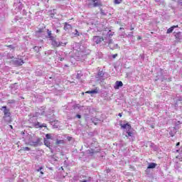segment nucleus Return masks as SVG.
Masks as SVG:
<instances>
[{
  "mask_svg": "<svg viewBox=\"0 0 182 182\" xmlns=\"http://www.w3.org/2000/svg\"><path fill=\"white\" fill-rule=\"evenodd\" d=\"M50 18H54L55 15H56V10L53 9L49 11Z\"/></svg>",
  "mask_w": 182,
  "mask_h": 182,
  "instance_id": "41",
  "label": "nucleus"
},
{
  "mask_svg": "<svg viewBox=\"0 0 182 182\" xmlns=\"http://www.w3.org/2000/svg\"><path fill=\"white\" fill-rule=\"evenodd\" d=\"M122 2H123V0H114L115 5H119V4H122Z\"/></svg>",
  "mask_w": 182,
  "mask_h": 182,
  "instance_id": "44",
  "label": "nucleus"
},
{
  "mask_svg": "<svg viewBox=\"0 0 182 182\" xmlns=\"http://www.w3.org/2000/svg\"><path fill=\"white\" fill-rule=\"evenodd\" d=\"M3 119L6 123H12V117L11 115H4Z\"/></svg>",
  "mask_w": 182,
  "mask_h": 182,
  "instance_id": "20",
  "label": "nucleus"
},
{
  "mask_svg": "<svg viewBox=\"0 0 182 182\" xmlns=\"http://www.w3.org/2000/svg\"><path fill=\"white\" fill-rule=\"evenodd\" d=\"M44 144L45 146H46V147H48L50 150H52V146L50 145V142L49 141V140L44 139Z\"/></svg>",
  "mask_w": 182,
  "mask_h": 182,
  "instance_id": "30",
  "label": "nucleus"
},
{
  "mask_svg": "<svg viewBox=\"0 0 182 182\" xmlns=\"http://www.w3.org/2000/svg\"><path fill=\"white\" fill-rule=\"evenodd\" d=\"M102 39L104 41V45H108L109 43H113V36H114V31H112L110 28L105 27L102 31Z\"/></svg>",
  "mask_w": 182,
  "mask_h": 182,
  "instance_id": "1",
  "label": "nucleus"
},
{
  "mask_svg": "<svg viewBox=\"0 0 182 182\" xmlns=\"http://www.w3.org/2000/svg\"><path fill=\"white\" fill-rule=\"evenodd\" d=\"M64 141L63 140H56L55 144H63Z\"/></svg>",
  "mask_w": 182,
  "mask_h": 182,
  "instance_id": "48",
  "label": "nucleus"
},
{
  "mask_svg": "<svg viewBox=\"0 0 182 182\" xmlns=\"http://www.w3.org/2000/svg\"><path fill=\"white\" fill-rule=\"evenodd\" d=\"M178 4L180 5V6H182V0H178Z\"/></svg>",
  "mask_w": 182,
  "mask_h": 182,
  "instance_id": "58",
  "label": "nucleus"
},
{
  "mask_svg": "<svg viewBox=\"0 0 182 182\" xmlns=\"http://www.w3.org/2000/svg\"><path fill=\"white\" fill-rule=\"evenodd\" d=\"M145 173L146 176H151V173H150V168L147 167L146 170L145 171Z\"/></svg>",
  "mask_w": 182,
  "mask_h": 182,
  "instance_id": "47",
  "label": "nucleus"
},
{
  "mask_svg": "<svg viewBox=\"0 0 182 182\" xmlns=\"http://www.w3.org/2000/svg\"><path fill=\"white\" fill-rule=\"evenodd\" d=\"M0 110L3 111L4 116H11V109L8 108L6 105H4L0 108Z\"/></svg>",
  "mask_w": 182,
  "mask_h": 182,
  "instance_id": "14",
  "label": "nucleus"
},
{
  "mask_svg": "<svg viewBox=\"0 0 182 182\" xmlns=\"http://www.w3.org/2000/svg\"><path fill=\"white\" fill-rule=\"evenodd\" d=\"M80 39H81V41H80L81 43H85V42H86V38L85 37H83V38H82Z\"/></svg>",
  "mask_w": 182,
  "mask_h": 182,
  "instance_id": "52",
  "label": "nucleus"
},
{
  "mask_svg": "<svg viewBox=\"0 0 182 182\" xmlns=\"http://www.w3.org/2000/svg\"><path fill=\"white\" fill-rule=\"evenodd\" d=\"M72 28V25L68 23H65L64 25V29L65 31H70V28Z\"/></svg>",
  "mask_w": 182,
  "mask_h": 182,
  "instance_id": "38",
  "label": "nucleus"
},
{
  "mask_svg": "<svg viewBox=\"0 0 182 182\" xmlns=\"http://www.w3.org/2000/svg\"><path fill=\"white\" fill-rule=\"evenodd\" d=\"M8 103H9V105H14V104L15 103V100H9L8 101Z\"/></svg>",
  "mask_w": 182,
  "mask_h": 182,
  "instance_id": "49",
  "label": "nucleus"
},
{
  "mask_svg": "<svg viewBox=\"0 0 182 182\" xmlns=\"http://www.w3.org/2000/svg\"><path fill=\"white\" fill-rule=\"evenodd\" d=\"M7 48H9V49H11V50H15V48H16V45L15 44L9 45L7 46Z\"/></svg>",
  "mask_w": 182,
  "mask_h": 182,
  "instance_id": "42",
  "label": "nucleus"
},
{
  "mask_svg": "<svg viewBox=\"0 0 182 182\" xmlns=\"http://www.w3.org/2000/svg\"><path fill=\"white\" fill-rule=\"evenodd\" d=\"M125 136L127 137V139H129V137H132L133 138V129L132 128V129H128L127 130V134L125 135Z\"/></svg>",
  "mask_w": 182,
  "mask_h": 182,
  "instance_id": "27",
  "label": "nucleus"
},
{
  "mask_svg": "<svg viewBox=\"0 0 182 182\" xmlns=\"http://www.w3.org/2000/svg\"><path fill=\"white\" fill-rule=\"evenodd\" d=\"M11 63L12 65L16 67L22 66V65L25 63V61L23 60V56L21 55H17V58L11 60Z\"/></svg>",
  "mask_w": 182,
  "mask_h": 182,
  "instance_id": "5",
  "label": "nucleus"
},
{
  "mask_svg": "<svg viewBox=\"0 0 182 182\" xmlns=\"http://www.w3.org/2000/svg\"><path fill=\"white\" fill-rule=\"evenodd\" d=\"M41 140V138L37 137L36 136L28 135L26 144L33 146V147H39V146H42Z\"/></svg>",
  "mask_w": 182,
  "mask_h": 182,
  "instance_id": "2",
  "label": "nucleus"
},
{
  "mask_svg": "<svg viewBox=\"0 0 182 182\" xmlns=\"http://www.w3.org/2000/svg\"><path fill=\"white\" fill-rule=\"evenodd\" d=\"M45 109H46V107H41L40 108H39V110H41V114H43L44 113H45Z\"/></svg>",
  "mask_w": 182,
  "mask_h": 182,
  "instance_id": "43",
  "label": "nucleus"
},
{
  "mask_svg": "<svg viewBox=\"0 0 182 182\" xmlns=\"http://www.w3.org/2000/svg\"><path fill=\"white\" fill-rule=\"evenodd\" d=\"M178 26L176 25V26H172L171 28H169L167 31H166V33H171L174 29H176V28H178Z\"/></svg>",
  "mask_w": 182,
  "mask_h": 182,
  "instance_id": "35",
  "label": "nucleus"
},
{
  "mask_svg": "<svg viewBox=\"0 0 182 182\" xmlns=\"http://www.w3.org/2000/svg\"><path fill=\"white\" fill-rule=\"evenodd\" d=\"M53 53H55V51L53 50H48L47 51H45L44 55H43V58H44V60H46V62H49V60H50V59H52V58H53Z\"/></svg>",
  "mask_w": 182,
  "mask_h": 182,
  "instance_id": "6",
  "label": "nucleus"
},
{
  "mask_svg": "<svg viewBox=\"0 0 182 182\" xmlns=\"http://www.w3.org/2000/svg\"><path fill=\"white\" fill-rule=\"evenodd\" d=\"M59 60H60V62H63V60H65V58H59Z\"/></svg>",
  "mask_w": 182,
  "mask_h": 182,
  "instance_id": "59",
  "label": "nucleus"
},
{
  "mask_svg": "<svg viewBox=\"0 0 182 182\" xmlns=\"http://www.w3.org/2000/svg\"><path fill=\"white\" fill-rule=\"evenodd\" d=\"M46 31L44 28H39L36 31V36H37V38H43V39H46Z\"/></svg>",
  "mask_w": 182,
  "mask_h": 182,
  "instance_id": "9",
  "label": "nucleus"
},
{
  "mask_svg": "<svg viewBox=\"0 0 182 182\" xmlns=\"http://www.w3.org/2000/svg\"><path fill=\"white\" fill-rule=\"evenodd\" d=\"M140 58L142 60H144V54H140Z\"/></svg>",
  "mask_w": 182,
  "mask_h": 182,
  "instance_id": "56",
  "label": "nucleus"
},
{
  "mask_svg": "<svg viewBox=\"0 0 182 182\" xmlns=\"http://www.w3.org/2000/svg\"><path fill=\"white\" fill-rule=\"evenodd\" d=\"M87 8H102L103 3L102 0H88L87 3Z\"/></svg>",
  "mask_w": 182,
  "mask_h": 182,
  "instance_id": "4",
  "label": "nucleus"
},
{
  "mask_svg": "<svg viewBox=\"0 0 182 182\" xmlns=\"http://www.w3.org/2000/svg\"><path fill=\"white\" fill-rule=\"evenodd\" d=\"M67 140H68V141H72V140H73V137H72V136H68V137H67Z\"/></svg>",
  "mask_w": 182,
  "mask_h": 182,
  "instance_id": "55",
  "label": "nucleus"
},
{
  "mask_svg": "<svg viewBox=\"0 0 182 182\" xmlns=\"http://www.w3.org/2000/svg\"><path fill=\"white\" fill-rule=\"evenodd\" d=\"M75 35L76 36H78V39L82 38H84V35H82V33L78 32V31H77V29H75Z\"/></svg>",
  "mask_w": 182,
  "mask_h": 182,
  "instance_id": "37",
  "label": "nucleus"
},
{
  "mask_svg": "<svg viewBox=\"0 0 182 182\" xmlns=\"http://www.w3.org/2000/svg\"><path fill=\"white\" fill-rule=\"evenodd\" d=\"M140 39H141V36H139L138 38H137V40L140 41Z\"/></svg>",
  "mask_w": 182,
  "mask_h": 182,
  "instance_id": "63",
  "label": "nucleus"
},
{
  "mask_svg": "<svg viewBox=\"0 0 182 182\" xmlns=\"http://www.w3.org/2000/svg\"><path fill=\"white\" fill-rule=\"evenodd\" d=\"M82 76H83V73H82V71L80 70L77 71L76 79L79 80L81 79Z\"/></svg>",
  "mask_w": 182,
  "mask_h": 182,
  "instance_id": "36",
  "label": "nucleus"
},
{
  "mask_svg": "<svg viewBox=\"0 0 182 182\" xmlns=\"http://www.w3.org/2000/svg\"><path fill=\"white\" fill-rule=\"evenodd\" d=\"M46 39H49L50 41H53L55 38H56L53 34L52 33V31L47 29L46 30Z\"/></svg>",
  "mask_w": 182,
  "mask_h": 182,
  "instance_id": "15",
  "label": "nucleus"
},
{
  "mask_svg": "<svg viewBox=\"0 0 182 182\" xmlns=\"http://www.w3.org/2000/svg\"><path fill=\"white\" fill-rule=\"evenodd\" d=\"M117 56H119V54L116 53V54H113L111 55V58L112 59H116V58H117Z\"/></svg>",
  "mask_w": 182,
  "mask_h": 182,
  "instance_id": "50",
  "label": "nucleus"
},
{
  "mask_svg": "<svg viewBox=\"0 0 182 182\" xmlns=\"http://www.w3.org/2000/svg\"><path fill=\"white\" fill-rule=\"evenodd\" d=\"M46 117H47V120L48 122H52V120L55 119V114H48L46 115Z\"/></svg>",
  "mask_w": 182,
  "mask_h": 182,
  "instance_id": "32",
  "label": "nucleus"
},
{
  "mask_svg": "<svg viewBox=\"0 0 182 182\" xmlns=\"http://www.w3.org/2000/svg\"><path fill=\"white\" fill-rule=\"evenodd\" d=\"M90 150L87 151L88 154H90V156L94 155L96 153H99L100 151V148H99V143L96 141H93L91 142L90 145Z\"/></svg>",
  "mask_w": 182,
  "mask_h": 182,
  "instance_id": "3",
  "label": "nucleus"
},
{
  "mask_svg": "<svg viewBox=\"0 0 182 182\" xmlns=\"http://www.w3.org/2000/svg\"><path fill=\"white\" fill-rule=\"evenodd\" d=\"M156 167H157V164L154 162H151L148 164L147 168H149L150 170L153 168H156Z\"/></svg>",
  "mask_w": 182,
  "mask_h": 182,
  "instance_id": "29",
  "label": "nucleus"
},
{
  "mask_svg": "<svg viewBox=\"0 0 182 182\" xmlns=\"http://www.w3.org/2000/svg\"><path fill=\"white\" fill-rule=\"evenodd\" d=\"M149 147H151V149H152V150H154V151H157V150H159V146H157L153 142H151Z\"/></svg>",
  "mask_w": 182,
  "mask_h": 182,
  "instance_id": "31",
  "label": "nucleus"
},
{
  "mask_svg": "<svg viewBox=\"0 0 182 182\" xmlns=\"http://www.w3.org/2000/svg\"><path fill=\"white\" fill-rule=\"evenodd\" d=\"M86 93H88L89 95H96V94L99 93V88L96 87L94 90L87 91Z\"/></svg>",
  "mask_w": 182,
  "mask_h": 182,
  "instance_id": "28",
  "label": "nucleus"
},
{
  "mask_svg": "<svg viewBox=\"0 0 182 182\" xmlns=\"http://www.w3.org/2000/svg\"><path fill=\"white\" fill-rule=\"evenodd\" d=\"M46 139H47V140L52 139V135L50 134H46Z\"/></svg>",
  "mask_w": 182,
  "mask_h": 182,
  "instance_id": "46",
  "label": "nucleus"
},
{
  "mask_svg": "<svg viewBox=\"0 0 182 182\" xmlns=\"http://www.w3.org/2000/svg\"><path fill=\"white\" fill-rule=\"evenodd\" d=\"M119 126L123 130H132V124H130L127 121H124L123 124L120 123Z\"/></svg>",
  "mask_w": 182,
  "mask_h": 182,
  "instance_id": "11",
  "label": "nucleus"
},
{
  "mask_svg": "<svg viewBox=\"0 0 182 182\" xmlns=\"http://www.w3.org/2000/svg\"><path fill=\"white\" fill-rule=\"evenodd\" d=\"M91 121H92V123H94V124H95V125L99 124V123H100V119H99V118H97V117H92V118H91Z\"/></svg>",
  "mask_w": 182,
  "mask_h": 182,
  "instance_id": "33",
  "label": "nucleus"
},
{
  "mask_svg": "<svg viewBox=\"0 0 182 182\" xmlns=\"http://www.w3.org/2000/svg\"><path fill=\"white\" fill-rule=\"evenodd\" d=\"M34 127H36V129H43V127H48V126L46 125V124L43 123H41V122H36L34 124Z\"/></svg>",
  "mask_w": 182,
  "mask_h": 182,
  "instance_id": "19",
  "label": "nucleus"
},
{
  "mask_svg": "<svg viewBox=\"0 0 182 182\" xmlns=\"http://www.w3.org/2000/svg\"><path fill=\"white\" fill-rule=\"evenodd\" d=\"M9 87L11 89V95H16V93H18V90L19 89L18 83L15 82L11 84Z\"/></svg>",
  "mask_w": 182,
  "mask_h": 182,
  "instance_id": "10",
  "label": "nucleus"
},
{
  "mask_svg": "<svg viewBox=\"0 0 182 182\" xmlns=\"http://www.w3.org/2000/svg\"><path fill=\"white\" fill-rule=\"evenodd\" d=\"M33 49L35 50V52H36L37 53H39V52H41V50H42V46H34L33 48Z\"/></svg>",
  "mask_w": 182,
  "mask_h": 182,
  "instance_id": "39",
  "label": "nucleus"
},
{
  "mask_svg": "<svg viewBox=\"0 0 182 182\" xmlns=\"http://www.w3.org/2000/svg\"><path fill=\"white\" fill-rule=\"evenodd\" d=\"M108 47L109 48V49H111L112 50H114V49H119L120 48V47H119V44H114L113 43H109L108 44Z\"/></svg>",
  "mask_w": 182,
  "mask_h": 182,
  "instance_id": "24",
  "label": "nucleus"
},
{
  "mask_svg": "<svg viewBox=\"0 0 182 182\" xmlns=\"http://www.w3.org/2000/svg\"><path fill=\"white\" fill-rule=\"evenodd\" d=\"M180 124H182V121L181 120H177V119H175L174 121V126L173 127L175 129H178V130H180Z\"/></svg>",
  "mask_w": 182,
  "mask_h": 182,
  "instance_id": "25",
  "label": "nucleus"
},
{
  "mask_svg": "<svg viewBox=\"0 0 182 182\" xmlns=\"http://www.w3.org/2000/svg\"><path fill=\"white\" fill-rule=\"evenodd\" d=\"M177 100H178V102H181L182 101V97H178L177 99Z\"/></svg>",
  "mask_w": 182,
  "mask_h": 182,
  "instance_id": "60",
  "label": "nucleus"
},
{
  "mask_svg": "<svg viewBox=\"0 0 182 182\" xmlns=\"http://www.w3.org/2000/svg\"><path fill=\"white\" fill-rule=\"evenodd\" d=\"M80 109V105L79 104H76L75 105H74V109Z\"/></svg>",
  "mask_w": 182,
  "mask_h": 182,
  "instance_id": "53",
  "label": "nucleus"
},
{
  "mask_svg": "<svg viewBox=\"0 0 182 182\" xmlns=\"http://www.w3.org/2000/svg\"><path fill=\"white\" fill-rule=\"evenodd\" d=\"M21 14H22L23 16H25L26 19H31V14H29V13H27L26 10L23 9L21 11Z\"/></svg>",
  "mask_w": 182,
  "mask_h": 182,
  "instance_id": "26",
  "label": "nucleus"
},
{
  "mask_svg": "<svg viewBox=\"0 0 182 182\" xmlns=\"http://www.w3.org/2000/svg\"><path fill=\"white\" fill-rule=\"evenodd\" d=\"M99 9H100V15H102V16H107V11L102 9V7L100 8Z\"/></svg>",
  "mask_w": 182,
  "mask_h": 182,
  "instance_id": "34",
  "label": "nucleus"
},
{
  "mask_svg": "<svg viewBox=\"0 0 182 182\" xmlns=\"http://www.w3.org/2000/svg\"><path fill=\"white\" fill-rule=\"evenodd\" d=\"M92 42L95 43V45H100L102 42H104L103 37L101 36H95L92 38Z\"/></svg>",
  "mask_w": 182,
  "mask_h": 182,
  "instance_id": "12",
  "label": "nucleus"
},
{
  "mask_svg": "<svg viewBox=\"0 0 182 182\" xmlns=\"http://www.w3.org/2000/svg\"><path fill=\"white\" fill-rule=\"evenodd\" d=\"M75 117H77V119H82V115H80V114H77Z\"/></svg>",
  "mask_w": 182,
  "mask_h": 182,
  "instance_id": "57",
  "label": "nucleus"
},
{
  "mask_svg": "<svg viewBox=\"0 0 182 182\" xmlns=\"http://www.w3.org/2000/svg\"><path fill=\"white\" fill-rule=\"evenodd\" d=\"M14 7L16 8V9H18V11H22V8H23V5L22 4V2L19 1H16L14 4Z\"/></svg>",
  "mask_w": 182,
  "mask_h": 182,
  "instance_id": "17",
  "label": "nucleus"
},
{
  "mask_svg": "<svg viewBox=\"0 0 182 182\" xmlns=\"http://www.w3.org/2000/svg\"><path fill=\"white\" fill-rule=\"evenodd\" d=\"M91 50L90 49H88L87 48H81V51L80 53V54H83V55H90Z\"/></svg>",
  "mask_w": 182,
  "mask_h": 182,
  "instance_id": "22",
  "label": "nucleus"
},
{
  "mask_svg": "<svg viewBox=\"0 0 182 182\" xmlns=\"http://www.w3.org/2000/svg\"><path fill=\"white\" fill-rule=\"evenodd\" d=\"M169 130V135L171 137H174L177 133V132H178V128H174L173 127H170L168 129Z\"/></svg>",
  "mask_w": 182,
  "mask_h": 182,
  "instance_id": "16",
  "label": "nucleus"
},
{
  "mask_svg": "<svg viewBox=\"0 0 182 182\" xmlns=\"http://www.w3.org/2000/svg\"><path fill=\"white\" fill-rule=\"evenodd\" d=\"M42 170H43V166H40L39 168L36 169V171L40 172L42 171Z\"/></svg>",
  "mask_w": 182,
  "mask_h": 182,
  "instance_id": "51",
  "label": "nucleus"
},
{
  "mask_svg": "<svg viewBox=\"0 0 182 182\" xmlns=\"http://www.w3.org/2000/svg\"><path fill=\"white\" fill-rule=\"evenodd\" d=\"M22 150L23 151H31V148L28 147V146H25L22 148Z\"/></svg>",
  "mask_w": 182,
  "mask_h": 182,
  "instance_id": "45",
  "label": "nucleus"
},
{
  "mask_svg": "<svg viewBox=\"0 0 182 182\" xmlns=\"http://www.w3.org/2000/svg\"><path fill=\"white\" fill-rule=\"evenodd\" d=\"M51 45L53 48H60V46H66L68 45V42L63 43L62 41H56V38L51 40Z\"/></svg>",
  "mask_w": 182,
  "mask_h": 182,
  "instance_id": "7",
  "label": "nucleus"
},
{
  "mask_svg": "<svg viewBox=\"0 0 182 182\" xmlns=\"http://www.w3.org/2000/svg\"><path fill=\"white\" fill-rule=\"evenodd\" d=\"M155 2H156L157 4H160L161 0H155Z\"/></svg>",
  "mask_w": 182,
  "mask_h": 182,
  "instance_id": "61",
  "label": "nucleus"
},
{
  "mask_svg": "<svg viewBox=\"0 0 182 182\" xmlns=\"http://www.w3.org/2000/svg\"><path fill=\"white\" fill-rule=\"evenodd\" d=\"M132 36H133V32H130V33L127 36V38H132Z\"/></svg>",
  "mask_w": 182,
  "mask_h": 182,
  "instance_id": "54",
  "label": "nucleus"
},
{
  "mask_svg": "<svg viewBox=\"0 0 182 182\" xmlns=\"http://www.w3.org/2000/svg\"><path fill=\"white\" fill-rule=\"evenodd\" d=\"M173 34H174V36L176 37V42H180V41L182 40L181 32H178V33L174 32Z\"/></svg>",
  "mask_w": 182,
  "mask_h": 182,
  "instance_id": "21",
  "label": "nucleus"
},
{
  "mask_svg": "<svg viewBox=\"0 0 182 182\" xmlns=\"http://www.w3.org/2000/svg\"><path fill=\"white\" fill-rule=\"evenodd\" d=\"M176 146V147H178L180 146V142H177Z\"/></svg>",
  "mask_w": 182,
  "mask_h": 182,
  "instance_id": "62",
  "label": "nucleus"
},
{
  "mask_svg": "<svg viewBox=\"0 0 182 182\" xmlns=\"http://www.w3.org/2000/svg\"><path fill=\"white\" fill-rule=\"evenodd\" d=\"M80 182H87V181L83 180V181H80Z\"/></svg>",
  "mask_w": 182,
  "mask_h": 182,
  "instance_id": "64",
  "label": "nucleus"
},
{
  "mask_svg": "<svg viewBox=\"0 0 182 182\" xmlns=\"http://www.w3.org/2000/svg\"><path fill=\"white\" fill-rule=\"evenodd\" d=\"M120 87H123V82L116 81L115 85L114 86V89L117 90L120 89Z\"/></svg>",
  "mask_w": 182,
  "mask_h": 182,
  "instance_id": "23",
  "label": "nucleus"
},
{
  "mask_svg": "<svg viewBox=\"0 0 182 182\" xmlns=\"http://www.w3.org/2000/svg\"><path fill=\"white\" fill-rule=\"evenodd\" d=\"M161 80V82H164V80H167V78H166L164 77H162L160 78V77H159V75H157L156 77V79L154 80V81L157 82V80Z\"/></svg>",
  "mask_w": 182,
  "mask_h": 182,
  "instance_id": "40",
  "label": "nucleus"
},
{
  "mask_svg": "<svg viewBox=\"0 0 182 182\" xmlns=\"http://www.w3.org/2000/svg\"><path fill=\"white\" fill-rule=\"evenodd\" d=\"M50 124L53 126V129H58L59 127V121L53 119L50 122Z\"/></svg>",
  "mask_w": 182,
  "mask_h": 182,
  "instance_id": "18",
  "label": "nucleus"
},
{
  "mask_svg": "<svg viewBox=\"0 0 182 182\" xmlns=\"http://www.w3.org/2000/svg\"><path fill=\"white\" fill-rule=\"evenodd\" d=\"M72 46H73V50H77V52H78V53H80V52H82V48H83V46H82V45H80V43H73Z\"/></svg>",
  "mask_w": 182,
  "mask_h": 182,
  "instance_id": "13",
  "label": "nucleus"
},
{
  "mask_svg": "<svg viewBox=\"0 0 182 182\" xmlns=\"http://www.w3.org/2000/svg\"><path fill=\"white\" fill-rule=\"evenodd\" d=\"M95 77H96V79H97V80H100V79H102V77H105V78L109 77V73H106L103 70H99Z\"/></svg>",
  "mask_w": 182,
  "mask_h": 182,
  "instance_id": "8",
  "label": "nucleus"
}]
</instances>
